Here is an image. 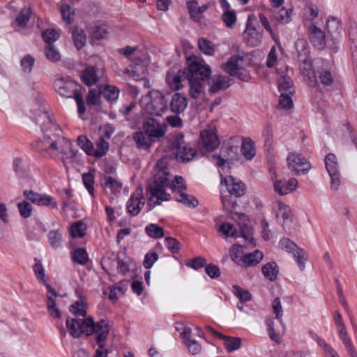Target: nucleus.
Masks as SVG:
<instances>
[{
    "instance_id": "obj_1",
    "label": "nucleus",
    "mask_w": 357,
    "mask_h": 357,
    "mask_svg": "<svg viewBox=\"0 0 357 357\" xmlns=\"http://www.w3.org/2000/svg\"><path fill=\"white\" fill-rule=\"evenodd\" d=\"M37 148L40 152L51 151L56 154H61V159L67 172L68 171V164L72 162L77 153L72 148L70 141L59 134H54L52 136L45 134L43 138L37 142Z\"/></svg>"
},
{
    "instance_id": "obj_2",
    "label": "nucleus",
    "mask_w": 357,
    "mask_h": 357,
    "mask_svg": "<svg viewBox=\"0 0 357 357\" xmlns=\"http://www.w3.org/2000/svg\"><path fill=\"white\" fill-rule=\"evenodd\" d=\"M162 162L158 161L156 167L158 169L153 181L147 186L149 204L153 207L159 205L162 202L170 199V195L166 192V188L170 184V174L167 167H160Z\"/></svg>"
},
{
    "instance_id": "obj_3",
    "label": "nucleus",
    "mask_w": 357,
    "mask_h": 357,
    "mask_svg": "<svg viewBox=\"0 0 357 357\" xmlns=\"http://www.w3.org/2000/svg\"><path fill=\"white\" fill-rule=\"evenodd\" d=\"M184 70L190 86L189 95L197 99L203 91V82L208 78L211 68L204 60L195 57L188 59V68Z\"/></svg>"
},
{
    "instance_id": "obj_4",
    "label": "nucleus",
    "mask_w": 357,
    "mask_h": 357,
    "mask_svg": "<svg viewBox=\"0 0 357 357\" xmlns=\"http://www.w3.org/2000/svg\"><path fill=\"white\" fill-rule=\"evenodd\" d=\"M139 104L148 114L153 116H162L168 109V102L165 96L158 90H151L142 96Z\"/></svg>"
},
{
    "instance_id": "obj_5",
    "label": "nucleus",
    "mask_w": 357,
    "mask_h": 357,
    "mask_svg": "<svg viewBox=\"0 0 357 357\" xmlns=\"http://www.w3.org/2000/svg\"><path fill=\"white\" fill-rule=\"evenodd\" d=\"M168 146L174 153L176 158L183 162L191 160L197 153L195 149L185 144L184 135L181 132L175 133L172 136Z\"/></svg>"
},
{
    "instance_id": "obj_6",
    "label": "nucleus",
    "mask_w": 357,
    "mask_h": 357,
    "mask_svg": "<svg viewBox=\"0 0 357 357\" xmlns=\"http://www.w3.org/2000/svg\"><path fill=\"white\" fill-rule=\"evenodd\" d=\"M238 225L240 227V234H238V231L234 225L229 222H224L221 224L219 228V231L223 234L225 238H237L238 236H242L248 242L252 243L253 237L252 230L250 225V221L247 216L242 215L240 217V222H238Z\"/></svg>"
},
{
    "instance_id": "obj_7",
    "label": "nucleus",
    "mask_w": 357,
    "mask_h": 357,
    "mask_svg": "<svg viewBox=\"0 0 357 357\" xmlns=\"http://www.w3.org/2000/svg\"><path fill=\"white\" fill-rule=\"evenodd\" d=\"M86 329L85 335L90 336L94 335L96 344L98 346L102 347L105 344L109 333L111 330L109 322L105 319L95 322L92 317H86Z\"/></svg>"
},
{
    "instance_id": "obj_8",
    "label": "nucleus",
    "mask_w": 357,
    "mask_h": 357,
    "mask_svg": "<svg viewBox=\"0 0 357 357\" xmlns=\"http://www.w3.org/2000/svg\"><path fill=\"white\" fill-rule=\"evenodd\" d=\"M238 159L237 147L229 143L224 144L218 155H213V160L215 165L220 167L230 168V165Z\"/></svg>"
},
{
    "instance_id": "obj_9",
    "label": "nucleus",
    "mask_w": 357,
    "mask_h": 357,
    "mask_svg": "<svg viewBox=\"0 0 357 357\" xmlns=\"http://www.w3.org/2000/svg\"><path fill=\"white\" fill-rule=\"evenodd\" d=\"M55 91L61 96L66 98H74L76 94L81 93L82 86L77 82L70 78H59L54 81Z\"/></svg>"
},
{
    "instance_id": "obj_10",
    "label": "nucleus",
    "mask_w": 357,
    "mask_h": 357,
    "mask_svg": "<svg viewBox=\"0 0 357 357\" xmlns=\"http://www.w3.org/2000/svg\"><path fill=\"white\" fill-rule=\"evenodd\" d=\"M142 129L150 137V139L155 143L164 138L167 126L165 123H160L153 118H149L144 121Z\"/></svg>"
},
{
    "instance_id": "obj_11",
    "label": "nucleus",
    "mask_w": 357,
    "mask_h": 357,
    "mask_svg": "<svg viewBox=\"0 0 357 357\" xmlns=\"http://www.w3.org/2000/svg\"><path fill=\"white\" fill-rule=\"evenodd\" d=\"M242 61L243 59L241 56H233L227 63L222 65V68L231 76L236 77L243 82H248L250 79V75L247 69L240 67L239 62Z\"/></svg>"
},
{
    "instance_id": "obj_12",
    "label": "nucleus",
    "mask_w": 357,
    "mask_h": 357,
    "mask_svg": "<svg viewBox=\"0 0 357 357\" xmlns=\"http://www.w3.org/2000/svg\"><path fill=\"white\" fill-rule=\"evenodd\" d=\"M279 247L289 253H291L298 266L301 270L305 268V264L307 261V253L303 249L296 245L292 241L288 238H282L280 240Z\"/></svg>"
},
{
    "instance_id": "obj_13",
    "label": "nucleus",
    "mask_w": 357,
    "mask_h": 357,
    "mask_svg": "<svg viewBox=\"0 0 357 357\" xmlns=\"http://www.w3.org/2000/svg\"><path fill=\"white\" fill-rule=\"evenodd\" d=\"M289 169L296 174H305L311 168L310 162L301 154L291 153L287 158Z\"/></svg>"
},
{
    "instance_id": "obj_14",
    "label": "nucleus",
    "mask_w": 357,
    "mask_h": 357,
    "mask_svg": "<svg viewBox=\"0 0 357 357\" xmlns=\"http://www.w3.org/2000/svg\"><path fill=\"white\" fill-rule=\"evenodd\" d=\"M324 162L326 169L331 176V188L337 189L340 184V172L337 157L334 153H328Z\"/></svg>"
},
{
    "instance_id": "obj_15",
    "label": "nucleus",
    "mask_w": 357,
    "mask_h": 357,
    "mask_svg": "<svg viewBox=\"0 0 357 357\" xmlns=\"http://www.w3.org/2000/svg\"><path fill=\"white\" fill-rule=\"evenodd\" d=\"M82 82L86 86H90L105 82L106 77L102 70H98L95 66H88L80 75Z\"/></svg>"
},
{
    "instance_id": "obj_16",
    "label": "nucleus",
    "mask_w": 357,
    "mask_h": 357,
    "mask_svg": "<svg viewBox=\"0 0 357 357\" xmlns=\"http://www.w3.org/2000/svg\"><path fill=\"white\" fill-rule=\"evenodd\" d=\"M221 184H225L228 192L236 197L243 196L245 192V185L240 181L232 176L223 177L220 174Z\"/></svg>"
},
{
    "instance_id": "obj_17",
    "label": "nucleus",
    "mask_w": 357,
    "mask_h": 357,
    "mask_svg": "<svg viewBox=\"0 0 357 357\" xmlns=\"http://www.w3.org/2000/svg\"><path fill=\"white\" fill-rule=\"evenodd\" d=\"M275 206L278 208V222L282 224L284 230L290 231L292 225V213L290 207L280 201L275 203Z\"/></svg>"
},
{
    "instance_id": "obj_18",
    "label": "nucleus",
    "mask_w": 357,
    "mask_h": 357,
    "mask_svg": "<svg viewBox=\"0 0 357 357\" xmlns=\"http://www.w3.org/2000/svg\"><path fill=\"white\" fill-rule=\"evenodd\" d=\"M86 318H68L66 321L67 329L70 335L74 338L79 337L82 334L85 335L89 331L86 329Z\"/></svg>"
},
{
    "instance_id": "obj_19",
    "label": "nucleus",
    "mask_w": 357,
    "mask_h": 357,
    "mask_svg": "<svg viewBox=\"0 0 357 357\" xmlns=\"http://www.w3.org/2000/svg\"><path fill=\"white\" fill-rule=\"evenodd\" d=\"M308 36L312 45L318 49L323 50L326 47L325 32L317 26L312 24L308 27Z\"/></svg>"
},
{
    "instance_id": "obj_20",
    "label": "nucleus",
    "mask_w": 357,
    "mask_h": 357,
    "mask_svg": "<svg viewBox=\"0 0 357 357\" xmlns=\"http://www.w3.org/2000/svg\"><path fill=\"white\" fill-rule=\"evenodd\" d=\"M144 205V201L142 196V189L137 188L127 203L128 213L132 215H137L139 213Z\"/></svg>"
},
{
    "instance_id": "obj_21",
    "label": "nucleus",
    "mask_w": 357,
    "mask_h": 357,
    "mask_svg": "<svg viewBox=\"0 0 357 357\" xmlns=\"http://www.w3.org/2000/svg\"><path fill=\"white\" fill-rule=\"evenodd\" d=\"M201 144L208 151H212L220 145L216 132L211 129L205 130L200 133Z\"/></svg>"
},
{
    "instance_id": "obj_22",
    "label": "nucleus",
    "mask_w": 357,
    "mask_h": 357,
    "mask_svg": "<svg viewBox=\"0 0 357 357\" xmlns=\"http://www.w3.org/2000/svg\"><path fill=\"white\" fill-rule=\"evenodd\" d=\"M100 184L104 188L105 194L109 192L117 196L121 191L123 183L117 178L111 176L103 175L101 177Z\"/></svg>"
},
{
    "instance_id": "obj_23",
    "label": "nucleus",
    "mask_w": 357,
    "mask_h": 357,
    "mask_svg": "<svg viewBox=\"0 0 357 357\" xmlns=\"http://www.w3.org/2000/svg\"><path fill=\"white\" fill-rule=\"evenodd\" d=\"M75 294L78 299L70 306L69 310L73 314L84 317L87 313L88 305L86 296L80 289L75 290Z\"/></svg>"
},
{
    "instance_id": "obj_24",
    "label": "nucleus",
    "mask_w": 357,
    "mask_h": 357,
    "mask_svg": "<svg viewBox=\"0 0 357 357\" xmlns=\"http://www.w3.org/2000/svg\"><path fill=\"white\" fill-rule=\"evenodd\" d=\"M187 79L186 70H179L177 72L171 70L167 73L166 82L173 91H178L183 86L182 82Z\"/></svg>"
},
{
    "instance_id": "obj_25",
    "label": "nucleus",
    "mask_w": 357,
    "mask_h": 357,
    "mask_svg": "<svg viewBox=\"0 0 357 357\" xmlns=\"http://www.w3.org/2000/svg\"><path fill=\"white\" fill-rule=\"evenodd\" d=\"M188 105V98L181 93H175L172 95L169 104L170 111L174 114L183 113Z\"/></svg>"
},
{
    "instance_id": "obj_26",
    "label": "nucleus",
    "mask_w": 357,
    "mask_h": 357,
    "mask_svg": "<svg viewBox=\"0 0 357 357\" xmlns=\"http://www.w3.org/2000/svg\"><path fill=\"white\" fill-rule=\"evenodd\" d=\"M298 181L296 178L279 179L274 181V190L280 195H285L296 190Z\"/></svg>"
},
{
    "instance_id": "obj_27",
    "label": "nucleus",
    "mask_w": 357,
    "mask_h": 357,
    "mask_svg": "<svg viewBox=\"0 0 357 357\" xmlns=\"http://www.w3.org/2000/svg\"><path fill=\"white\" fill-rule=\"evenodd\" d=\"M47 288V290L50 294L47 296V307L49 313L54 319L59 318L61 316V312L56 305V298L57 297L56 291L52 287L50 284L45 282L43 283Z\"/></svg>"
},
{
    "instance_id": "obj_28",
    "label": "nucleus",
    "mask_w": 357,
    "mask_h": 357,
    "mask_svg": "<svg viewBox=\"0 0 357 357\" xmlns=\"http://www.w3.org/2000/svg\"><path fill=\"white\" fill-rule=\"evenodd\" d=\"M243 36L246 43L253 47L259 45L263 37L262 34L255 28L249 27L248 26L243 32Z\"/></svg>"
},
{
    "instance_id": "obj_29",
    "label": "nucleus",
    "mask_w": 357,
    "mask_h": 357,
    "mask_svg": "<svg viewBox=\"0 0 357 357\" xmlns=\"http://www.w3.org/2000/svg\"><path fill=\"white\" fill-rule=\"evenodd\" d=\"M132 138L136 144V147L141 150L149 151L152 144L154 143L143 130L135 132Z\"/></svg>"
},
{
    "instance_id": "obj_30",
    "label": "nucleus",
    "mask_w": 357,
    "mask_h": 357,
    "mask_svg": "<svg viewBox=\"0 0 357 357\" xmlns=\"http://www.w3.org/2000/svg\"><path fill=\"white\" fill-rule=\"evenodd\" d=\"M338 335L351 357H357L352 342L348 336L345 324L336 326Z\"/></svg>"
},
{
    "instance_id": "obj_31",
    "label": "nucleus",
    "mask_w": 357,
    "mask_h": 357,
    "mask_svg": "<svg viewBox=\"0 0 357 357\" xmlns=\"http://www.w3.org/2000/svg\"><path fill=\"white\" fill-rule=\"evenodd\" d=\"M231 79L223 75H214L211 80L210 91L216 93L230 86Z\"/></svg>"
},
{
    "instance_id": "obj_32",
    "label": "nucleus",
    "mask_w": 357,
    "mask_h": 357,
    "mask_svg": "<svg viewBox=\"0 0 357 357\" xmlns=\"http://www.w3.org/2000/svg\"><path fill=\"white\" fill-rule=\"evenodd\" d=\"M263 259V254L259 250H255L252 253H247L239 262L241 266H251L258 264Z\"/></svg>"
},
{
    "instance_id": "obj_33",
    "label": "nucleus",
    "mask_w": 357,
    "mask_h": 357,
    "mask_svg": "<svg viewBox=\"0 0 357 357\" xmlns=\"http://www.w3.org/2000/svg\"><path fill=\"white\" fill-rule=\"evenodd\" d=\"M187 7L189 10L190 17L196 22L200 20V15L204 13L208 8V4H204L198 6V3L196 1H191L187 3Z\"/></svg>"
},
{
    "instance_id": "obj_34",
    "label": "nucleus",
    "mask_w": 357,
    "mask_h": 357,
    "mask_svg": "<svg viewBox=\"0 0 357 357\" xmlns=\"http://www.w3.org/2000/svg\"><path fill=\"white\" fill-rule=\"evenodd\" d=\"M241 151L247 160H252L256 154L254 142L250 138H243Z\"/></svg>"
},
{
    "instance_id": "obj_35",
    "label": "nucleus",
    "mask_w": 357,
    "mask_h": 357,
    "mask_svg": "<svg viewBox=\"0 0 357 357\" xmlns=\"http://www.w3.org/2000/svg\"><path fill=\"white\" fill-rule=\"evenodd\" d=\"M175 199L178 202L182 203L188 207L195 208L199 204L198 200L195 197L185 193L184 191L175 195Z\"/></svg>"
},
{
    "instance_id": "obj_36",
    "label": "nucleus",
    "mask_w": 357,
    "mask_h": 357,
    "mask_svg": "<svg viewBox=\"0 0 357 357\" xmlns=\"http://www.w3.org/2000/svg\"><path fill=\"white\" fill-rule=\"evenodd\" d=\"M31 15V10L30 8L24 7L22 8L20 13L16 16L13 24L15 29H16V26L24 27L26 26L30 19Z\"/></svg>"
},
{
    "instance_id": "obj_37",
    "label": "nucleus",
    "mask_w": 357,
    "mask_h": 357,
    "mask_svg": "<svg viewBox=\"0 0 357 357\" xmlns=\"http://www.w3.org/2000/svg\"><path fill=\"white\" fill-rule=\"evenodd\" d=\"M86 225L82 220L74 222L70 229V234L73 238H82L86 235Z\"/></svg>"
},
{
    "instance_id": "obj_38",
    "label": "nucleus",
    "mask_w": 357,
    "mask_h": 357,
    "mask_svg": "<svg viewBox=\"0 0 357 357\" xmlns=\"http://www.w3.org/2000/svg\"><path fill=\"white\" fill-rule=\"evenodd\" d=\"M102 86V93L103 97L108 101H115L119 98V89L115 86L109 84L100 85Z\"/></svg>"
},
{
    "instance_id": "obj_39",
    "label": "nucleus",
    "mask_w": 357,
    "mask_h": 357,
    "mask_svg": "<svg viewBox=\"0 0 357 357\" xmlns=\"http://www.w3.org/2000/svg\"><path fill=\"white\" fill-rule=\"evenodd\" d=\"M278 89L279 91L282 92H287L289 93H294L295 88L293 85L292 79L289 76H282L278 80Z\"/></svg>"
},
{
    "instance_id": "obj_40",
    "label": "nucleus",
    "mask_w": 357,
    "mask_h": 357,
    "mask_svg": "<svg viewBox=\"0 0 357 357\" xmlns=\"http://www.w3.org/2000/svg\"><path fill=\"white\" fill-rule=\"evenodd\" d=\"M126 73L135 80L142 79L146 77V69L144 66L139 64L130 66Z\"/></svg>"
},
{
    "instance_id": "obj_41",
    "label": "nucleus",
    "mask_w": 357,
    "mask_h": 357,
    "mask_svg": "<svg viewBox=\"0 0 357 357\" xmlns=\"http://www.w3.org/2000/svg\"><path fill=\"white\" fill-rule=\"evenodd\" d=\"M73 39L75 45L78 50L82 49L86 43V37L84 31L80 28H75L73 31Z\"/></svg>"
},
{
    "instance_id": "obj_42",
    "label": "nucleus",
    "mask_w": 357,
    "mask_h": 357,
    "mask_svg": "<svg viewBox=\"0 0 357 357\" xmlns=\"http://www.w3.org/2000/svg\"><path fill=\"white\" fill-rule=\"evenodd\" d=\"M47 238L52 248L57 249L61 247L63 238L59 229L50 231L47 234Z\"/></svg>"
},
{
    "instance_id": "obj_43",
    "label": "nucleus",
    "mask_w": 357,
    "mask_h": 357,
    "mask_svg": "<svg viewBox=\"0 0 357 357\" xmlns=\"http://www.w3.org/2000/svg\"><path fill=\"white\" fill-rule=\"evenodd\" d=\"M109 149V143L101 136L96 143V149H93V156L99 158L106 155Z\"/></svg>"
},
{
    "instance_id": "obj_44",
    "label": "nucleus",
    "mask_w": 357,
    "mask_h": 357,
    "mask_svg": "<svg viewBox=\"0 0 357 357\" xmlns=\"http://www.w3.org/2000/svg\"><path fill=\"white\" fill-rule=\"evenodd\" d=\"M222 6L225 9H226L222 15V19L227 26L231 27L236 21V13L233 10H227L229 4L226 1L222 2Z\"/></svg>"
},
{
    "instance_id": "obj_45",
    "label": "nucleus",
    "mask_w": 357,
    "mask_h": 357,
    "mask_svg": "<svg viewBox=\"0 0 357 357\" xmlns=\"http://www.w3.org/2000/svg\"><path fill=\"white\" fill-rule=\"evenodd\" d=\"M262 273L264 275L271 281L276 279L278 273V267L275 262H270L262 267Z\"/></svg>"
},
{
    "instance_id": "obj_46",
    "label": "nucleus",
    "mask_w": 357,
    "mask_h": 357,
    "mask_svg": "<svg viewBox=\"0 0 357 357\" xmlns=\"http://www.w3.org/2000/svg\"><path fill=\"white\" fill-rule=\"evenodd\" d=\"M33 204L38 206H50L52 208H57L58 207V204L55 201V199L53 197L45 194H40L38 197L35 199V202Z\"/></svg>"
},
{
    "instance_id": "obj_47",
    "label": "nucleus",
    "mask_w": 357,
    "mask_h": 357,
    "mask_svg": "<svg viewBox=\"0 0 357 357\" xmlns=\"http://www.w3.org/2000/svg\"><path fill=\"white\" fill-rule=\"evenodd\" d=\"M225 340V347L228 352H232L238 349L241 345V340L239 337L226 336L220 337Z\"/></svg>"
},
{
    "instance_id": "obj_48",
    "label": "nucleus",
    "mask_w": 357,
    "mask_h": 357,
    "mask_svg": "<svg viewBox=\"0 0 357 357\" xmlns=\"http://www.w3.org/2000/svg\"><path fill=\"white\" fill-rule=\"evenodd\" d=\"M82 178L84 185L86 188L87 191L90 194V195L93 197H95V192H94L95 177H94V174L91 172L84 173L82 176Z\"/></svg>"
},
{
    "instance_id": "obj_49",
    "label": "nucleus",
    "mask_w": 357,
    "mask_h": 357,
    "mask_svg": "<svg viewBox=\"0 0 357 357\" xmlns=\"http://www.w3.org/2000/svg\"><path fill=\"white\" fill-rule=\"evenodd\" d=\"M102 95V86H99L98 89H92L89 90L86 102L89 105H97L100 103V96Z\"/></svg>"
},
{
    "instance_id": "obj_50",
    "label": "nucleus",
    "mask_w": 357,
    "mask_h": 357,
    "mask_svg": "<svg viewBox=\"0 0 357 357\" xmlns=\"http://www.w3.org/2000/svg\"><path fill=\"white\" fill-rule=\"evenodd\" d=\"M77 144L88 155L93 156L94 149L93 144L86 136H79L77 138Z\"/></svg>"
},
{
    "instance_id": "obj_51",
    "label": "nucleus",
    "mask_w": 357,
    "mask_h": 357,
    "mask_svg": "<svg viewBox=\"0 0 357 357\" xmlns=\"http://www.w3.org/2000/svg\"><path fill=\"white\" fill-rule=\"evenodd\" d=\"M39 117L43 120V131L46 130H58L59 126L54 122L53 119L49 116L47 112L40 111Z\"/></svg>"
},
{
    "instance_id": "obj_52",
    "label": "nucleus",
    "mask_w": 357,
    "mask_h": 357,
    "mask_svg": "<svg viewBox=\"0 0 357 357\" xmlns=\"http://www.w3.org/2000/svg\"><path fill=\"white\" fill-rule=\"evenodd\" d=\"M326 26L328 33L333 36V37H337L339 36L340 33V23L338 21L337 19L330 17H328L327 22H326Z\"/></svg>"
},
{
    "instance_id": "obj_53",
    "label": "nucleus",
    "mask_w": 357,
    "mask_h": 357,
    "mask_svg": "<svg viewBox=\"0 0 357 357\" xmlns=\"http://www.w3.org/2000/svg\"><path fill=\"white\" fill-rule=\"evenodd\" d=\"M72 259L74 262L80 265H84L87 263L89 257L85 249L77 248L72 254Z\"/></svg>"
},
{
    "instance_id": "obj_54",
    "label": "nucleus",
    "mask_w": 357,
    "mask_h": 357,
    "mask_svg": "<svg viewBox=\"0 0 357 357\" xmlns=\"http://www.w3.org/2000/svg\"><path fill=\"white\" fill-rule=\"evenodd\" d=\"M232 289L233 294L238 298L241 303L250 301L252 299V294L249 291L244 289L238 285H234Z\"/></svg>"
},
{
    "instance_id": "obj_55",
    "label": "nucleus",
    "mask_w": 357,
    "mask_h": 357,
    "mask_svg": "<svg viewBox=\"0 0 357 357\" xmlns=\"http://www.w3.org/2000/svg\"><path fill=\"white\" fill-rule=\"evenodd\" d=\"M146 234L153 238H160L164 236L163 229L156 224H150L145 228Z\"/></svg>"
},
{
    "instance_id": "obj_56",
    "label": "nucleus",
    "mask_w": 357,
    "mask_h": 357,
    "mask_svg": "<svg viewBox=\"0 0 357 357\" xmlns=\"http://www.w3.org/2000/svg\"><path fill=\"white\" fill-rule=\"evenodd\" d=\"M266 324L267 331L271 340L276 343H280L281 341L280 336L277 333L274 328V319L272 317H268L266 319Z\"/></svg>"
},
{
    "instance_id": "obj_57",
    "label": "nucleus",
    "mask_w": 357,
    "mask_h": 357,
    "mask_svg": "<svg viewBox=\"0 0 357 357\" xmlns=\"http://www.w3.org/2000/svg\"><path fill=\"white\" fill-rule=\"evenodd\" d=\"M198 45L200 51L207 55H213L215 53V48L213 43L204 38L198 40Z\"/></svg>"
},
{
    "instance_id": "obj_58",
    "label": "nucleus",
    "mask_w": 357,
    "mask_h": 357,
    "mask_svg": "<svg viewBox=\"0 0 357 357\" xmlns=\"http://www.w3.org/2000/svg\"><path fill=\"white\" fill-rule=\"evenodd\" d=\"M45 56L52 62H57L61 60V54L53 44L47 45Z\"/></svg>"
},
{
    "instance_id": "obj_59",
    "label": "nucleus",
    "mask_w": 357,
    "mask_h": 357,
    "mask_svg": "<svg viewBox=\"0 0 357 357\" xmlns=\"http://www.w3.org/2000/svg\"><path fill=\"white\" fill-rule=\"evenodd\" d=\"M169 188L176 195L185 190L184 179L181 176H176L174 180L170 181Z\"/></svg>"
},
{
    "instance_id": "obj_60",
    "label": "nucleus",
    "mask_w": 357,
    "mask_h": 357,
    "mask_svg": "<svg viewBox=\"0 0 357 357\" xmlns=\"http://www.w3.org/2000/svg\"><path fill=\"white\" fill-rule=\"evenodd\" d=\"M184 343L189 352L192 355L198 354L202 350L200 344L192 337V335L184 340Z\"/></svg>"
},
{
    "instance_id": "obj_61",
    "label": "nucleus",
    "mask_w": 357,
    "mask_h": 357,
    "mask_svg": "<svg viewBox=\"0 0 357 357\" xmlns=\"http://www.w3.org/2000/svg\"><path fill=\"white\" fill-rule=\"evenodd\" d=\"M291 9L282 8L277 13L275 14V17L279 22L282 24H287L291 20Z\"/></svg>"
},
{
    "instance_id": "obj_62",
    "label": "nucleus",
    "mask_w": 357,
    "mask_h": 357,
    "mask_svg": "<svg viewBox=\"0 0 357 357\" xmlns=\"http://www.w3.org/2000/svg\"><path fill=\"white\" fill-rule=\"evenodd\" d=\"M272 309L273 312L275 314V318L282 325L283 328H284V325L282 320L283 310L280 299L279 298H275L273 300L272 303Z\"/></svg>"
},
{
    "instance_id": "obj_63",
    "label": "nucleus",
    "mask_w": 357,
    "mask_h": 357,
    "mask_svg": "<svg viewBox=\"0 0 357 357\" xmlns=\"http://www.w3.org/2000/svg\"><path fill=\"white\" fill-rule=\"evenodd\" d=\"M230 255L232 260L239 265V261L243 259V257L245 255L243 253V247L239 245H234L230 249Z\"/></svg>"
},
{
    "instance_id": "obj_64",
    "label": "nucleus",
    "mask_w": 357,
    "mask_h": 357,
    "mask_svg": "<svg viewBox=\"0 0 357 357\" xmlns=\"http://www.w3.org/2000/svg\"><path fill=\"white\" fill-rule=\"evenodd\" d=\"M108 31L103 26H96L92 28L91 38L92 40H102L107 38Z\"/></svg>"
}]
</instances>
